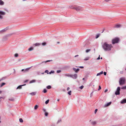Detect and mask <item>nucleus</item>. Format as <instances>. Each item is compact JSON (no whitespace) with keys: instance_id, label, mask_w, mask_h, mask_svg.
Wrapping results in <instances>:
<instances>
[{"instance_id":"obj_1","label":"nucleus","mask_w":126,"mask_h":126,"mask_svg":"<svg viewBox=\"0 0 126 126\" xmlns=\"http://www.w3.org/2000/svg\"><path fill=\"white\" fill-rule=\"evenodd\" d=\"M102 47L103 48L105 51H110L113 47L112 45L107 44L106 42L103 43Z\"/></svg>"},{"instance_id":"obj_2","label":"nucleus","mask_w":126,"mask_h":126,"mask_svg":"<svg viewBox=\"0 0 126 126\" xmlns=\"http://www.w3.org/2000/svg\"><path fill=\"white\" fill-rule=\"evenodd\" d=\"M125 79L124 78H121L119 80V83L120 85H122L125 84Z\"/></svg>"},{"instance_id":"obj_3","label":"nucleus","mask_w":126,"mask_h":126,"mask_svg":"<svg viewBox=\"0 0 126 126\" xmlns=\"http://www.w3.org/2000/svg\"><path fill=\"white\" fill-rule=\"evenodd\" d=\"M119 41V39L118 38H115L113 39L112 41V44H115L116 43H117Z\"/></svg>"},{"instance_id":"obj_4","label":"nucleus","mask_w":126,"mask_h":126,"mask_svg":"<svg viewBox=\"0 0 126 126\" xmlns=\"http://www.w3.org/2000/svg\"><path fill=\"white\" fill-rule=\"evenodd\" d=\"M72 8L78 11L81 10V7L78 6H76L75 7H73Z\"/></svg>"},{"instance_id":"obj_5","label":"nucleus","mask_w":126,"mask_h":126,"mask_svg":"<svg viewBox=\"0 0 126 126\" xmlns=\"http://www.w3.org/2000/svg\"><path fill=\"white\" fill-rule=\"evenodd\" d=\"M120 87H118L117 88L116 91L115 92V94L116 95H119L120 94Z\"/></svg>"},{"instance_id":"obj_6","label":"nucleus","mask_w":126,"mask_h":126,"mask_svg":"<svg viewBox=\"0 0 126 126\" xmlns=\"http://www.w3.org/2000/svg\"><path fill=\"white\" fill-rule=\"evenodd\" d=\"M111 102H110L107 103L106 104H105V105L103 107L105 108L110 106L111 104Z\"/></svg>"},{"instance_id":"obj_7","label":"nucleus","mask_w":126,"mask_h":126,"mask_svg":"<svg viewBox=\"0 0 126 126\" xmlns=\"http://www.w3.org/2000/svg\"><path fill=\"white\" fill-rule=\"evenodd\" d=\"M77 74H75L74 75H71V77L72 78L74 79H76L77 78Z\"/></svg>"},{"instance_id":"obj_8","label":"nucleus","mask_w":126,"mask_h":126,"mask_svg":"<svg viewBox=\"0 0 126 126\" xmlns=\"http://www.w3.org/2000/svg\"><path fill=\"white\" fill-rule=\"evenodd\" d=\"M41 44V43H36L35 44H34L33 45V47H36V46H40Z\"/></svg>"},{"instance_id":"obj_9","label":"nucleus","mask_w":126,"mask_h":126,"mask_svg":"<svg viewBox=\"0 0 126 126\" xmlns=\"http://www.w3.org/2000/svg\"><path fill=\"white\" fill-rule=\"evenodd\" d=\"M73 70L75 71V72L76 73L79 70V68H77L76 69L75 68H73Z\"/></svg>"},{"instance_id":"obj_10","label":"nucleus","mask_w":126,"mask_h":126,"mask_svg":"<svg viewBox=\"0 0 126 126\" xmlns=\"http://www.w3.org/2000/svg\"><path fill=\"white\" fill-rule=\"evenodd\" d=\"M126 103V99H124L122 100L121 102V104H124V103Z\"/></svg>"},{"instance_id":"obj_11","label":"nucleus","mask_w":126,"mask_h":126,"mask_svg":"<svg viewBox=\"0 0 126 126\" xmlns=\"http://www.w3.org/2000/svg\"><path fill=\"white\" fill-rule=\"evenodd\" d=\"M26 85L25 84L21 85H20L19 86H18L17 88L16 89H21L22 88V86H24Z\"/></svg>"},{"instance_id":"obj_12","label":"nucleus","mask_w":126,"mask_h":126,"mask_svg":"<svg viewBox=\"0 0 126 126\" xmlns=\"http://www.w3.org/2000/svg\"><path fill=\"white\" fill-rule=\"evenodd\" d=\"M121 26V25L119 24L116 25L115 26L114 28H118L120 27Z\"/></svg>"},{"instance_id":"obj_13","label":"nucleus","mask_w":126,"mask_h":126,"mask_svg":"<svg viewBox=\"0 0 126 126\" xmlns=\"http://www.w3.org/2000/svg\"><path fill=\"white\" fill-rule=\"evenodd\" d=\"M0 14L3 15H5V13L4 12L0 11Z\"/></svg>"},{"instance_id":"obj_14","label":"nucleus","mask_w":126,"mask_h":126,"mask_svg":"<svg viewBox=\"0 0 126 126\" xmlns=\"http://www.w3.org/2000/svg\"><path fill=\"white\" fill-rule=\"evenodd\" d=\"M64 75L65 76H67L70 77H71V75L68 74H65Z\"/></svg>"},{"instance_id":"obj_15","label":"nucleus","mask_w":126,"mask_h":126,"mask_svg":"<svg viewBox=\"0 0 126 126\" xmlns=\"http://www.w3.org/2000/svg\"><path fill=\"white\" fill-rule=\"evenodd\" d=\"M33 48L32 47H31L28 49V50L29 51H31L33 50Z\"/></svg>"},{"instance_id":"obj_16","label":"nucleus","mask_w":126,"mask_h":126,"mask_svg":"<svg viewBox=\"0 0 126 126\" xmlns=\"http://www.w3.org/2000/svg\"><path fill=\"white\" fill-rule=\"evenodd\" d=\"M90 57H85L84 59V61H87L89 60L90 59Z\"/></svg>"},{"instance_id":"obj_17","label":"nucleus","mask_w":126,"mask_h":126,"mask_svg":"<svg viewBox=\"0 0 126 126\" xmlns=\"http://www.w3.org/2000/svg\"><path fill=\"white\" fill-rule=\"evenodd\" d=\"M103 71H102L100 72L97 73L96 75V76H99L101 74H103Z\"/></svg>"},{"instance_id":"obj_18","label":"nucleus","mask_w":126,"mask_h":126,"mask_svg":"<svg viewBox=\"0 0 126 126\" xmlns=\"http://www.w3.org/2000/svg\"><path fill=\"white\" fill-rule=\"evenodd\" d=\"M4 4V2L1 0H0V5H2Z\"/></svg>"},{"instance_id":"obj_19","label":"nucleus","mask_w":126,"mask_h":126,"mask_svg":"<svg viewBox=\"0 0 126 126\" xmlns=\"http://www.w3.org/2000/svg\"><path fill=\"white\" fill-rule=\"evenodd\" d=\"M36 94V93L35 92L32 93L30 94L31 95H35Z\"/></svg>"},{"instance_id":"obj_20","label":"nucleus","mask_w":126,"mask_h":126,"mask_svg":"<svg viewBox=\"0 0 126 126\" xmlns=\"http://www.w3.org/2000/svg\"><path fill=\"white\" fill-rule=\"evenodd\" d=\"M91 123L92 125H94L96 124V122L95 121H92Z\"/></svg>"},{"instance_id":"obj_21","label":"nucleus","mask_w":126,"mask_h":126,"mask_svg":"<svg viewBox=\"0 0 126 126\" xmlns=\"http://www.w3.org/2000/svg\"><path fill=\"white\" fill-rule=\"evenodd\" d=\"M35 82V80H33L31 81L30 82V83H32L33 82Z\"/></svg>"},{"instance_id":"obj_22","label":"nucleus","mask_w":126,"mask_h":126,"mask_svg":"<svg viewBox=\"0 0 126 126\" xmlns=\"http://www.w3.org/2000/svg\"><path fill=\"white\" fill-rule=\"evenodd\" d=\"M5 84V83H2L1 84L0 86V87H2L3 85H4Z\"/></svg>"},{"instance_id":"obj_23","label":"nucleus","mask_w":126,"mask_h":126,"mask_svg":"<svg viewBox=\"0 0 126 126\" xmlns=\"http://www.w3.org/2000/svg\"><path fill=\"white\" fill-rule=\"evenodd\" d=\"M55 72L54 71L51 70L50 72H49V73L50 74L52 73H54Z\"/></svg>"},{"instance_id":"obj_24","label":"nucleus","mask_w":126,"mask_h":126,"mask_svg":"<svg viewBox=\"0 0 126 126\" xmlns=\"http://www.w3.org/2000/svg\"><path fill=\"white\" fill-rule=\"evenodd\" d=\"M61 119H59L57 123L58 124L61 122Z\"/></svg>"},{"instance_id":"obj_25","label":"nucleus","mask_w":126,"mask_h":126,"mask_svg":"<svg viewBox=\"0 0 126 126\" xmlns=\"http://www.w3.org/2000/svg\"><path fill=\"white\" fill-rule=\"evenodd\" d=\"M52 60H47V61H44V62H43L42 63H46L47 62H50V61H52Z\"/></svg>"},{"instance_id":"obj_26","label":"nucleus","mask_w":126,"mask_h":126,"mask_svg":"<svg viewBox=\"0 0 126 126\" xmlns=\"http://www.w3.org/2000/svg\"><path fill=\"white\" fill-rule=\"evenodd\" d=\"M47 88L48 89H50L51 88V87L50 86L48 85L47 86Z\"/></svg>"},{"instance_id":"obj_27","label":"nucleus","mask_w":126,"mask_h":126,"mask_svg":"<svg viewBox=\"0 0 126 126\" xmlns=\"http://www.w3.org/2000/svg\"><path fill=\"white\" fill-rule=\"evenodd\" d=\"M90 49H87L86 50V53H88L90 51Z\"/></svg>"},{"instance_id":"obj_28","label":"nucleus","mask_w":126,"mask_h":126,"mask_svg":"<svg viewBox=\"0 0 126 126\" xmlns=\"http://www.w3.org/2000/svg\"><path fill=\"white\" fill-rule=\"evenodd\" d=\"M18 56V54L17 53L15 54L14 55V56L16 57H17Z\"/></svg>"},{"instance_id":"obj_29","label":"nucleus","mask_w":126,"mask_h":126,"mask_svg":"<svg viewBox=\"0 0 126 126\" xmlns=\"http://www.w3.org/2000/svg\"><path fill=\"white\" fill-rule=\"evenodd\" d=\"M19 121L21 123H22L23 122V121L22 118L19 119Z\"/></svg>"},{"instance_id":"obj_30","label":"nucleus","mask_w":126,"mask_h":126,"mask_svg":"<svg viewBox=\"0 0 126 126\" xmlns=\"http://www.w3.org/2000/svg\"><path fill=\"white\" fill-rule=\"evenodd\" d=\"M9 100L11 101H14V99L13 98H12L9 99Z\"/></svg>"},{"instance_id":"obj_31","label":"nucleus","mask_w":126,"mask_h":126,"mask_svg":"<svg viewBox=\"0 0 126 126\" xmlns=\"http://www.w3.org/2000/svg\"><path fill=\"white\" fill-rule=\"evenodd\" d=\"M38 107V106L37 105H36L34 107V109L36 110L37 109Z\"/></svg>"},{"instance_id":"obj_32","label":"nucleus","mask_w":126,"mask_h":126,"mask_svg":"<svg viewBox=\"0 0 126 126\" xmlns=\"http://www.w3.org/2000/svg\"><path fill=\"white\" fill-rule=\"evenodd\" d=\"M100 35V34H97L96 35V37H95V38L96 39L98 38L99 37Z\"/></svg>"},{"instance_id":"obj_33","label":"nucleus","mask_w":126,"mask_h":126,"mask_svg":"<svg viewBox=\"0 0 126 126\" xmlns=\"http://www.w3.org/2000/svg\"><path fill=\"white\" fill-rule=\"evenodd\" d=\"M49 101V99H48L45 102V104H47L48 103Z\"/></svg>"},{"instance_id":"obj_34","label":"nucleus","mask_w":126,"mask_h":126,"mask_svg":"<svg viewBox=\"0 0 126 126\" xmlns=\"http://www.w3.org/2000/svg\"><path fill=\"white\" fill-rule=\"evenodd\" d=\"M46 42L43 43H42V45H43V46H45L46 45Z\"/></svg>"},{"instance_id":"obj_35","label":"nucleus","mask_w":126,"mask_h":126,"mask_svg":"<svg viewBox=\"0 0 126 126\" xmlns=\"http://www.w3.org/2000/svg\"><path fill=\"white\" fill-rule=\"evenodd\" d=\"M43 92L44 93H46L47 92V90L46 89H44L43 91Z\"/></svg>"},{"instance_id":"obj_36","label":"nucleus","mask_w":126,"mask_h":126,"mask_svg":"<svg viewBox=\"0 0 126 126\" xmlns=\"http://www.w3.org/2000/svg\"><path fill=\"white\" fill-rule=\"evenodd\" d=\"M121 89H126V85L124 86V87H122Z\"/></svg>"},{"instance_id":"obj_37","label":"nucleus","mask_w":126,"mask_h":126,"mask_svg":"<svg viewBox=\"0 0 126 126\" xmlns=\"http://www.w3.org/2000/svg\"><path fill=\"white\" fill-rule=\"evenodd\" d=\"M45 114L46 116H47L48 115V113L47 112H45Z\"/></svg>"},{"instance_id":"obj_38","label":"nucleus","mask_w":126,"mask_h":126,"mask_svg":"<svg viewBox=\"0 0 126 126\" xmlns=\"http://www.w3.org/2000/svg\"><path fill=\"white\" fill-rule=\"evenodd\" d=\"M49 71L48 70H46L45 71V73H47V74H48L49 73H48Z\"/></svg>"},{"instance_id":"obj_39","label":"nucleus","mask_w":126,"mask_h":126,"mask_svg":"<svg viewBox=\"0 0 126 126\" xmlns=\"http://www.w3.org/2000/svg\"><path fill=\"white\" fill-rule=\"evenodd\" d=\"M61 72V71L60 70H58L57 71V73H59Z\"/></svg>"},{"instance_id":"obj_40","label":"nucleus","mask_w":126,"mask_h":126,"mask_svg":"<svg viewBox=\"0 0 126 126\" xmlns=\"http://www.w3.org/2000/svg\"><path fill=\"white\" fill-rule=\"evenodd\" d=\"M71 91H69L68 92V94L70 95H71Z\"/></svg>"},{"instance_id":"obj_41","label":"nucleus","mask_w":126,"mask_h":126,"mask_svg":"<svg viewBox=\"0 0 126 126\" xmlns=\"http://www.w3.org/2000/svg\"><path fill=\"white\" fill-rule=\"evenodd\" d=\"M84 87V86L83 85L79 87V88L81 89H82Z\"/></svg>"},{"instance_id":"obj_42","label":"nucleus","mask_w":126,"mask_h":126,"mask_svg":"<svg viewBox=\"0 0 126 126\" xmlns=\"http://www.w3.org/2000/svg\"><path fill=\"white\" fill-rule=\"evenodd\" d=\"M101 88L100 86H99V88L98 89V91H99L101 89Z\"/></svg>"},{"instance_id":"obj_43","label":"nucleus","mask_w":126,"mask_h":126,"mask_svg":"<svg viewBox=\"0 0 126 126\" xmlns=\"http://www.w3.org/2000/svg\"><path fill=\"white\" fill-rule=\"evenodd\" d=\"M43 110L44 112H46V110L45 109H44V108L43 109Z\"/></svg>"},{"instance_id":"obj_44","label":"nucleus","mask_w":126,"mask_h":126,"mask_svg":"<svg viewBox=\"0 0 126 126\" xmlns=\"http://www.w3.org/2000/svg\"><path fill=\"white\" fill-rule=\"evenodd\" d=\"M97 109H96L94 111V113H96V112H97Z\"/></svg>"},{"instance_id":"obj_45","label":"nucleus","mask_w":126,"mask_h":126,"mask_svg":"<svg viewBox=\"0 0 126 126\" xmlns=\"http://www.w3.org/2000/svg\"><path fill=\"white\" fill-rule=\"evenodd\" d=\"M3 18V16L1 15H0V19H2Z\"/></svg>"},{"instance_id":"obj_46","label":"nucleus","mask_w":126,"mask_h":126,"mask_svg":"<svg viewBox=\"0 0 126 126\" xmlns=\"http://www.w3.org/2000/svg\"><path fill=\"white\" fill-rule=\"evenodd\" d=\"M7 30V28H5L4 29H3V30H2V31H6V30Z\"/></svg>"},{"instance_id":"obj_47","label":"nucleus","mask_w":126,"mask_h":126,"mask_svg":"<svg viewBox=\"0 0 126 126\" xmlns=\"http://www.w3.org/2000/svg\"><path fill=\"white\" fill-rule=\"evenodd\" d=\"M100 59V55H99V57L97 58V60H99Z\"/></svg>"},{"instance_id":"obj_48","label":"nucleus","mask_w":126,"mask_h":126,"mask_svg":"<svg viewBox=\"0 0 126 126\" xmlns=\"http://www.w3.org/2000/svg\"><path fill=\"white\" fill-rule=\"evenodd\" d=\"M106 74H107V73L106 72H104V75L105 76L106 75Z\"/></svg>"},{"instance_id":"obj_49","label":"nucleus","mask_w":126,"mask_h":126,"mask_svg":"<svg viewBox=\"0 0 126 126\" xmlns=\"http://www.w3.org/2000/svg\"><path fill=\"white\" fill-rule=\"evenodd\" d=\"M123 73V71H121L120 72V73L121 74H122Z\"/></svg>"},{"instance_id":"obj_50","label":"nucleus","mask_w":126,"mask_h":126,"mask_svg":"<svg viewBox=\"0 0 126 126\" xmlns=\"http://www.w3.org/2000/svg\"><path fill=\"white\" fill-rule=\"evenodd\" d=\"M70 89V88L69 87H67V91H68L69 90V89Z\"/></svg>"},{"instance_id":"obj_51","label":"nucleus","mask_w":126,"mask_h":126,"mask_svg":"<svg viewBox=\"0 0 126 126\" xmlns=\"http://www.w3.org/2000/svg\"><path fill=\"white\" fill-rule=\"evenodd\" d=\"M108 90L107 89L105 90L104 91L105 92H107V91Z\"/></svg>"},{"instance_id":"obj_52","label":"nucleus","mask_w":126,"mask_h":126,"mask_svg":"<svg viewBox=\"0 0 126 126\" xmlns=\"http://www.w3.org/2000/svg\"><path fill=\"white\" fill-rule=\"evenodd\" d=\"M79 67L81 68H84L83 66H80Z\"/></svg>"},{"instance_id":"obj_53","label":"nucleus","mask_w":126,"mask_h":126,"mask_svg":"<svg viewBox=\"0 0 126 126\" xmlns=\"http://www.w3.org/2000/svg\"><path fill=\"white\" fill-rule=\"evenodd\" d=\"M78 56H79V55H75V57H78Z\"/></svg>"},{"instance_id":"obj_54","label":"nucleus","mask_w":126,"mask_h":126,"mask_svg":"<svg viewBox=\"0 0 126 126\" xmlns=\"http://www.w3.org/2000/svg\"><path fill=\"white\" fill-rule=\"evenodd\" d=\"M28 81V80H25V82H27V81Z\"/></svg>"},{"instance_id":"obj_55","label":"nucleus","mask_w":126,"mask_h":126,"mask_svg":"<svg viewBox=\"0 0 126 126\" xmlns=\"http://www.w3.org/2000/svg\"><path fill=\"white\" fill-rule=\"evenodd\" d=\"M2 93V91H0V94H1Z\"/></svg>"},{"instance_id":"obj_56","label":"nucleus","mask_w":126,"mask_h":126,"mask_svg":"<svg viewBox=\"0 0 126 126\" xmlns=\"http://www.w3.org/2000/svg\"><path fill=\"white\" fill-rule=\"evenodd\" d=\"M60 100L59 99H58L57 100V101H59Z\"/></svg>"},{"instance_id":"obj_57","label":"nucleus","mask_w":126,"mask_h":126,"mask_svg":"<svg viewBox=\"0 0 126 126\" xmlns=\"http://www.w3.org/2000/svg\"><path fill=\"white\" fill-rule=\"evenodd\" d=\"M82 79H83V80H84V78H83Z\"/></svg>"},{"instance_id":"obj_58","label":"nucleus","mask_w":126,"mask_h":126,"mask_svg":"<svg viewBox=\"0 0 126 126\" xmlns=\"http://www.w3.org/2000/svg\"><path fill=\"white\" fill-rule=\"evenodd\" d=\"M24 70L23 69H22V71H23Z\"/></svg>"},{"instance_id":"obj_59","label":"nucleus","mask_w":126,"mask_h":126,"mask_svg":"<svg viewBox=\"0 0 126 126\" xmlns=\"http://www.w3.org/2000/svg\"><path fill=\"white\" fill-rule=\"evenodd\" d=\"M42 74H44V73H42Z\"/></svg>"},{"instance_id":"obj_60","label":"nucleus","mask_w":126,"mask_h":126,"mask_svg":"<svg viewBox=\"0 0 126 126\" xmlns=\"http://www.w3.org/2000/svg\"><path fill=\"white\" fill-rule=\"evenodd\" d=\"M93 93V92H92V93H91V94H92V93Z\"/></svg>"},{"instance_id":"obj_61","label":"nucleus","mask_w":126,"mask_h":126,"mask_svg":"<svg viewBox=\"0 0 126 126\" xmlns=\"http://www.w3.org/2000/svg\"><path fill=\"white\" fill-rule=\"evenodd\" d=\"M57 43H58V44H59V42H57Z\"/></svg>"},{"instance_id":"obj_62","label":"nucleus","mask_w":126,"mask_h":126,"mask_svg":"<svg viewBox=\"0 0 126 126\" xmlns=\"http://www.w3.org/2000/svg\"><path fill=\"white\" fill-rule=\"evenodd\" d=\"M103 31H102V33H103Z\"/></svg>"},{"instance_id":"obj_63","label":"nucleus","mask_w":126,"mask_h":126,"mask_svg":"<svg viewBox=\"0 0 126 126\" xmlns=\"http://www.w3.org/2000/svg\"><path fill=\"white\" fill-rule=\"evenodd\" d=\"M100 59H102V57H101V58H100Z\"/></svg>"},{"instance_id":"obj_64","label":"nucleus","mask_w":126,"mask_h":126,"mask_svg":"<svg viewBox=\"0 0 126 126\" xmlns=\"http://www.w3.org/2000/svg\"><path fill=\"white\" fill-rule=\"evenodd\" d=\"M91 120H90V121L91 122Z\"/></svg>"}]
</instances>
